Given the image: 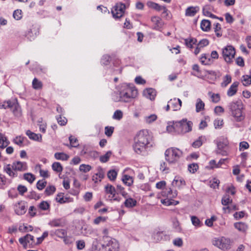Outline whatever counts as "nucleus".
Returning <instances> with one entry per match:
<instances>
[{
    "mask_svg": "<svg viewBox=\"0 0 251 251\" xmlns=\"http://www.w3.org/2000/svg\"><path fill=\"white\" fill-rule=\"evenodd\" d=\"M193 123L187 119L179 121L170 122L167 126L168 132H175L178 134H184L192 130Z\"/></svg>",
    "mask_w": 251,
    "mask_h": 251,
    "instance_id": "nucleus-1",
    "label": "nucleus"
},
{
    "mask_svg": "<svg viewBox=\"0 0 251 251\" xmlns=\"http://www.w3.org/2000/svg\"><path fill=\"white\" fill-rule=\"evenodd\" d=\"M227 108L230 114L237 122H240L245 118V113L243 112L244 106L241 100L233 101L229 103Z\"/></svg>",
    "mask_w": 251,
    "mask_h": 251,
    "instance_id": "nucleus-2",
    "label": "nucleus"
},
{
    "mask_svg": "<svg viewBox=\"0 0 251 251\" xmlns=\"http://www.w3.org/2000/svg\"><path fill=\"white\" fill-rule=\"evenodd\" d=\"M138 94L137 90L134 87H130L126 84L121 85L119 90V101L125 102H128L131 99L135 98Z\"/></svg>",
    "mask_w": 251,
    "mask_h": 251,
    "instance_id": "nucleus-3",
    "label": "nucleus"
},
{
    "mask_svg": "<svg viewBox=\"0 0 251 251\" xmlns=\"http://www.w3.org/2000/svg\"><path fill=\"white\" fill-rule=\"evenodd\" d=\"M0 108H9L17 117L22 115V110L17 99L9 100L0 103Z\"/></svg>",
    "mask_w": 251,
    "mask_h": 251,
    "instance_id": "nucleus-4",
    "label": "nucleus"
},
{
    "mask_svg": "<svg viewBox=\"0 0 251 251\" xmlns=\"http://www.w3.org/2000/svg\"><path fill=\"white\" fill-rule=\"evenodd\" d=\"M104 243L95 244L93 242V246L96 248H100L101 246L103 248H105L107 251H119V244L118 242L114 238H111L110 236H104Z\"/></svg>",
    "mask_w": 251,
    "mask_h": 251,
    "instance_id": "nucleus-5",
    "label": "nucleus"
},
{
    "mask_svg": "<svg viewBox=\"0 0 251 251\" xmlns=\"http://www.w3.org/2000/svg\"><path fill=\"white\" fill-rule=\"evenodd\" d=\"M182 155V152L176 148H170L165 152L166 160L170 164H174L177 162Z\"/></svg>",
    "mask_w": 251,
    "mask_h": 251,
    "instance_id": "nucleus-6",
    "label": "nucleus"
},
{
    "mask_svg": "<svg viewBox=\"0 0 251 251\" xmlns=\"http://www.w3.org/2000/svg\"><path fill=\"white\" fill-rule=\"evenodd\" d=\"M45 236L34 238V236H23L19 239V242L25 248H33L40 244L44 239Z\"/></svg>",
    "mask_w": 251,
    "mask_h": 251,
    "instance_id": "nucleus-7",
    "label": "nucleus"
},
{
    "mask_svg": "<svg viewBox=\"0 0 251 251\" xmlns=\"http://www.w3.org/2000/svg\"><path fill=\"white\" fill-rule=\"evenodd\" d=\"M231 243L230 239L225 236H218L212 241L213 245L223 250L228 249Z\"/></svg>",
    "mask_w": 251,
    "mask_h": 251,
    "instance_id": "nucleus-8",
    "label": "nucleus"
},
{
    "mask_svg": "<svg viewBox=\"0 0 251 251\" xmlns=\"http://www.w3.org/2000/svg\"><path fill=\"white\" fill-rule=\"evenodd\" d=\"M150 140L151 137L148 131L147 130H142L136 134L134 141H136L138 143H142L148 147Z\"/></svg>",
    "mask_w": 251,
    "mask_h": 251,
    "instance_id": "nucleus-9",
    "label": "nucleus"
},
{
    "mask_svg": "<svg viewBox=\"0 0 251 251\" xmlns=\"http://www.w3.org/2000/svg\"><path fill=\"white\" fill-rule=\"evenodd\" d=\"M125 10L126 5L124 3H117L111 9L113 17L115 19L121 18L123 16Z\"/></svg>",
    "mask_w": 251,
    "mask_h": 251,
    "instance_id": "nucleus-10",
    "label": "nucleus"
},
{
    "mask_svg": "<svg viewBox=\"0 0 251 251\" xmlns=\"http://www.w3.org/2000/svg\"><path fill=\"white\" fill-rule=\"evenodd\" d=\"M222 54L225 60L230 63L235 54V49L232 46H227L223 49Z\"/></svg>",
    "mask_w": 251,
    "mask_h": 251,
    "instance_id": "nucleus-11",
    "label": "nucleus"
},
{
    "mask_svg": "<svg viewBox=\"0 0 251 251\" xmlns=\"http://www.w3.org/2000/svg\"><path fill=\"white\" fill-rule=\"evenodd\" d=\"M147 148L148 146L145 145L142 143H138L136 141H134L133 149L136 153L140 154L145 153L147 151Z\"/></svg>",
    "mask_w": 251,
    "mask_h": 251,
    "instance_id": "nucleus-12",
    "label": "nucleus"
},
{
    "mask_svg": "<svg viewBox=\"0 0 251 251\" xmlns=\"http://www.w3.org/2000/svg\"><path fill=\"white\" fill-rule=\"evenodd\" d=\"M14 171H25L27 170L26 163L24 162L17 161L14 162L12 165Z\"/></svg>",
    "mask_w": 251,
    "mask_h": 251,
    "instance_id": "nucleus-13",
    "label": "nucleus"
},
{
    "mask_svg": "<svg viewBox=\"0 0 251 251\" xmlns=\"http://www.w3.org/2000/svg\"><path fill=\"white\" fill-rule=\"evenodd\" d=\"M151 21L154 24L153 28L156 30H160L164 25L162 19L157 16L152 17L151 18Z\"/></svg>",
    "mask_w": 251,
    "mask_h": 251,
    "instance_id": "nucleus-14",
    "label": "nucleus"
},
{
    "mask_svg": "<svg viewBox=\"0 0 251 251\" xmlns=\"http://www.w3.org/2000/svg\"><path fill=\"white\" fill-rule=\"evenodd\" d=\"M15 211L16 213L19 215L25 214L26 212V209L24 202L21 201L16 204Z\"/></svg>",
    "mask_w": 251,
    "mask_h": 251,
    "instance_id": "nucleus-15",
    "label": "nucleus"
},
{
    "mask_svg": "<svg viewBox=\"0 0 251 251\" xmlns=\"http://www.w3.org/2000/svg\"><path fill=\"white\" fill-rule=\"evenodd\" d=\"M239 83L237 81L233 82L227 91L228 97H232L236 94L238 90Z\"/></svg>",
    "mask_w": 251,
    "mask_h": 251,
    "instance_id": "nucleus-16",
    "label": "nucleus"
},
{
    "mask_svg": "<svg viewBox=\"0 0 251 251\" xmlns=\"http://www.w3.org/2000/svg\"><path fill=\"white\" fill-rule=\"evenodd\" d=\"M144 96L151 100L154 99L156 96L155 91L152 88H148L144 90Z\"/></svg>",
    "mask_w": 251,
    "mask_h": 251,
    "instance_id": "nucleus-17",
    "label": "nucleus"
},
{
    "mask_svg": "<svg viewBox=\"0 0 251 251\" xmlns=\"http://www.w3.org/2000/svg\"><path fill=\"white\" fill-rule=\"evenodd\" d=\"M26 134L31 140L38 141H41L42 140V135L40 134H36L29 130L26 131Z\"/></svg>",
    "mask_w": 251,
    "mask_h": 251,
    "instance_id": "nucleus-18",
    "label": "nucleus"
},
{
    "mask_svg": "<svg viewBox=\"0 0 251 251\" xmlns=\"http://www.w3.org/2000/svg\"><path fill=\"white\" fill-rule=\"evenodd\" d=\"M12 166L10 164H7L3 167V171L7 173L10 177H14L17 176V173H16L12 170Z\"/></svg>",
    "mask_w": 251,
    "mask_h": 251,
    "instance_id": "nucleus-19",
    "label": "nucleus"
},
{
    "mask_svg": "<svg viewBox=\"0 0 251 251\" xmlns=\"http://www.w3.org/2000/svg\"><path fill=\"white\" fill-rule=\"evenodd\" d=\"M228 144V142L226 138L224 137H221L217 142L218 149H225Z\"/></svg>",
    "mask_w": 251,
    "mask_h": 251,
    "instance_id": "nucleus-20",
    "label": "nucleus"
},
{
    "mask_svg": "<svg viewBox=\"0 0 251 251\" xmlns=\"http://www.w3.org/2000/svg\"><path fill=\"white\" fill-rule=\"evenodd\" d=\"M172 185L177 187H180L182 186L185 185V181L183 179L176 176L172 182Z\"/></svg>",
    "mask_w": 251,
    "mask_h": 251,
    "instance_id": "nucleus-21",
    "label": "nucleus"
},
{
    "mask_svg": "<svg viewBox=\"0 0 251 251\" xmlns=\"http://www.w3.org/2000/svg\"><path fill=\"white\" fill-rule=\"evenodd\" d=\"M149 7L152 8L157 11L164 10V12H166L167 9L165 7L160 6L159 4L153 2H149L147 3Z\"/></svg>",
    "mask_w": 251,
    "mask_h": 251,
    "instance_id": "nucleus-22",
    "label": "nucleus"
},
{
    "mask_svg": "<svg viewBox=\"0 0 251 251\" xmlns=\"http://www.w3.org/2000/svg\"><path fill=\"white\" fill-rule=\"evenodd\" d=\"M210 22L208 20H203L201 22V27L202 30L207 31L210 29Z\"/></svg>",
    "mask_w": 251,
    "mask_h": 251,
    "instance_id": "nucleus-23",
    "label": "nucleus"
},
{
    "mask_svg": "<svg viewBox=\"0 0 251 251\" xmlns=\"http://www.w3.org/2000/svg\"><path fill=\"white\" fill-rule=\"evenodd\" d=\"M196 8L197 7L193 6L188 7L185 11V15L189 17L194 16L198 11Z\"/></svg>",
    "mask_w": 251,
    "mask_h": 251,
    "instance_id": "nucleus-24",
    "label": "nucleus"
},
{
    "mask_svg": "<svg viewBox=\"0 0 251 251\" xmlns=\"http://www.w3.org/2000/svg\"><path fill=\"white\" fill-rule=\"evenodd\" d=\"M200 61L203 65H207L211 63V60L208 55L206 54H203L200 58Z\"/></svg>",
    "mask_w": 251,
    "mask_h": 251,
    "instance_id": "nucleus-25",
    "label": "nucleus"
},
{
    "mask_svg": "<svg viewBox=\"0 0 251 251\" xmlns=\"http://www.w3.org/2000/svg\"><path fill=\"white\" fill-rule=\"evenodd\" d=\"M204 103L201 100V99H198L196 104V111L197 112H199L204 108Z\"/></svg>",
    "mask_w": 251,
    "mask_h": 251,
    "instance_id": "nucleus-26",
    "label": "nucleus"
},
{
    "mask_svg": "<svg viewBox=\"0 0 251 251\" xmlns=\"http://www.w3.org/2000/svg\"><path fill=\"white\" fill-rule=\"evenodd\" d=\"M54 157L56 159L61 160H67L69 158V156L64 152H56Z\"/></svg>",
    "mask_w": 251,
    "mask_h": 251,
    "instance_id": "nucleus-27",
    "label": "nucleus"
},
{
    "mask_svg": "<svg viewBox=\"0 0 251 251\" xmlns=\"http://www.w3.org/2000/svg\"><path fill=\"white\" fill-rule=\"evenodd\" d=\"M137 203V201L136 200L132 199V198H129L127 199L125 202V205L126 207L128 208H131L136 205Z\"/></svg>",
    "mask_w": 251,
    "mask_h": 251,
    "instance_id": "nucleus-28",
    "label": "nucleus"
},
{
    "mask_svg": "<svg viewBox=\"0 0 251 251\" xmlns=\"http://www.w3.org/2000/svg\"><path fill=\"white\" fill-rule=\"evenodd\" d=\"M32 86L34 89H40L42 88L43 84L41 81L37 78H34L32 81Z\"/></svg>",
    "mask_w": 251,
    "mask_h": 251,
    "instance_id": "nucleus-29",
    "label": "nucleus"
},
{
    "mask_svg": "<svg viewBox=\"0 0 251 251\" xmlns=\"http://www.w3.org/2000/svg\"><path fill=\"white\" fill-rule=\"evenodd\" d=\"M51 167L52 170L57 173H61L63 170V167L59 162H54Z\"/></svg>",
    "mask_w": 251,
    "mask_h": 251,
    "instance_id": "nucleus-30",
    "label": "nucleus"
},
{
    "mask_svg": "<svg viewBox=\"0 0 251 251\" xmlns=\"http://www.w3.org/2000/svg\"><path fill=\"white\" fill-rule=\"evenodd\" d=\"M105 191L108 194L112 195V198L115 196L116 190L115 188L111 185L108 184L105 187Z\"/></svg>",
    "mask_w": 251,
    "mask_h": 251,
    "instance_id": "nucleus-31",
    "label": "nucleus"
},
{
    "mask_svg": "<svg viewBox=\"0 0 251 251\" xmlns=\"http://www.w3.org/2000/svg\"><path fill=\"white\" fill-rule=\"evenodd\" d=\"M112 154L111 151H108L104 155L101 156L100 157V160L102 163L107 162Z\"/></svg>",
    "mask_w": 251,
    "mask_h": 251,
    "instance_id": "nucleus-32",
    "label": "nucleus"
},
{
    "mask_svg": "<svg viewBox=\"0 0 251 251\" xmlns=\"http://www.w3.org/2000/svg\"><path fill=\"white\" fill-rule=\"evenodd\" d=\"M56 188L53 185L48 186L45 189V194L47 196L52 195L55 191Z\"/></svg>",
    "mask_w": 251,
    "mask_h": 251,
    "instance_id": "nucleus-33",
    "label": "nucleus"
},
{
    "mask_svg": "<svg viewBox=\"0 0 251 251\" xmlns=\"http://www.w3.org/2000/svg\"><path fill=\"white\" fill-rule=\"evenodd\" d=\"M122 180L127 186H130L133 183L132 178L128 175H125L123 177Z\"/></svg>",
    "mask_w": 251,
    "mask_h": 251,
    "instance_id": "nucleus-34",
    "label": "nucleus"
},
{
    "mask_svg": "<svg viewBox=\"0 0 251 251\" xmlns=\"http://www.w3.org/2000/svg\"><path fill=\"white\" fill-rule=\"evenodd\" d=\"M24 178L25 180L28 181L30 183H32L35 179V176L30 173H26L24 175Z\"/></svg>",
    "mask_w": 251,
    "mask_h": 251,
    "instance_id": "nucleus-35",
    "label": "nucleus"
},
{
    "mask_svg": "<svg viewBox=\"0 0 251 251\" xmlns=\"http://www.w3.org/2000/svg\"><path fill=\"white\" fill-rule=\"evenodd\" d=\"M9 144V141L7 140L6 137L2 135L0 139V148L2 149L6 147Z\"/></svg>",
    "mask_w": 251,
    "mask_h": 251,
    "instance_id": "nucleus-36",
    "label": "nucleus"
},
{
    "mask_svg": "<svg viewBox=\"0 0 251 251\" xmlns=\"http://www.w3.org/2000/svg\"><path fill=\"white\" fill-rule=\"evenodd\" d=\"M231 81V77L230 75H226L224 77V80L221 83V86L223 87H226Z\"/></svg>",
    "mask_w": 251,
    "mask_h": 251,
    "instance_id": "nucleus-37",
    "label": "nucleus"
},
{
    "mask_svg": "<svg viewBox=\"0 0 251 251\" xmlns=\"http://www.w3.org/2000/svg\"><path fill=\"white\" fill-rule=\"evenodd\" d=\"M242 80L244 85L248 86L251 84V76L248 75H243Z\"/></svg>",
    "mask_w": 251,
    "mask_h": 251,
    "instance_id": "nucleus-38",
    "label": "nucleus"
},
{
    "mask_svg": "<svg viewBox=\"0 0 251 251\" xmlns=\"http://www.w3.org/2000/svg\"><path fill=\"white\" fill-rule=\"evenodd\" d=\"M224 125V121L220 118L216 119L214 121V125L215 128H221Z\"/></svg>",
    "mask_w": 251,
    "mask_h": 251,
    "instance_id": "nucleus-39",
    "label": "nucleus"
},
{
    "mask_svg": "<svg viewBox=\"0 0 251 251\" xmlns=\"http://www.w3.org/2000/svg\"><path fill=\"white\" fill-rule=\"evenodd\" d=\"M117 176V172L114 170H111L108 171L107 176L111 180H114Z\"/></svg>",
    "mask_w": 251,
    "mask_h": 251,
    "instance_id": "nucleus-40",
    "label": "nucleus"
},
{
    "mask_svg": "<svg viewBox=\"0 0 251 251\" xmlns=\"http://www.w3.org/2000/svg\"><path fill=\"white\" fill-rule=\"evenodd\" d=\"M13 18L16 20H20L22 17V11L20 9L15 10L13 14Z\"/></svg>",
    "mask_w": 251,
    "mask_h": 251,
    "instance_id": "nucleus-41",
    "label": "nucleus"
},
{
    "mask_svg": "<svg viewBox=\"0 0 251 251\" xmlns=\"http://www.w3.org/2000/svg\"><path fill=\"white\" fill-rule=\"evenodd\" d=\"M157 119V116L155 114H151L150 116L145 117V120L147 123L150 124L155 121Z\"/></svg>",
    "mask_w": 251,
    "mask_h": 251,
    "instance_id": "nucleus-42",
    "label": "nucleus"
},
{
    "mask_svg": "<svg viewBox=\"0 0 251 251\" xmlns=\"http://www.w3.org/2000/svg\"><path fill=\"white\" fill-rule=\"evenodd\" d=\"M198 168L199 166L197 163H192L188 165V169L191 173H195Z\"/></svg>",
    "mask_w": 251,
    "mask_h": 251,
    "instance_id": "nucleus-43",
    "label": "nucleus"
},
{
    "mask_svg": "<svg viewBox=\"0 0 251 251\" xmlns=\"http://www.w3.org/2000/svg\"><path fill=\"white\" fill-rule=\"evenodd\" d=\"M92 169V167L89 165L81 164L79 166V170L81 172L84 173H87L90 171Z\"/></svg>",
    "mask_w": 251,
    "mask_h": 251,
    "instance_id": "nucleus-44",
    "label": "nucleus"
},
{
    "mask_svg": "<svg viewBox=\"0 0 251 251\" xmlns=\"http://www.w3.org/2000/svg\"><path fill=\"white\" fill-rule=\"evenodd\" d=\"M232 200L228 196H224L222 199V204L223 205H227L228 204L231 203Z\"/></svg>",
    "mask_w": 251,
    "mask_h": 251,
    "instance_id": "nucleus-45",
    "label": "nucleus"
},
{
    "mask_svg": "<svg viewBox=\"0 0 251 251\" xmlns=\"http://www.w3.org/2000/svg\"><path fill=\"white\" fill-rule=\"evenodd\" d=\"M221 27L219 23H216L214 25V31L217 37H221L222 35L221 32Z\"/></svg>",
    "mask_w": 251,
    "mask_h": 251,
    "instance_id": "nucleus-46",
    "label": "nucleus"
},
{
    "mask_svg": "<svg viewBox=\"0 0 251 251\" xmlns=\"http://www.w3.org/2000/svg\"><path fill=\"white\" fill-rule=\"evenodd\" d=\"M49 203L46 201H42L39 205V207L43 210H47L50 208Z\"/></svg>",
    "mask_w": 251,
    "mask_h": 251,
    "instance_id": "nucleus-47",
    "label": "nucleus"
},
{
    "mask_svg": "<svg viewBox=\"0 0 251 251\" xmlns=\"http://www.w3.org/2000/svg\"><path fill=\"white\" fill-rule=\"evenodd\" d=\"M69 141L70 145L72 147L75 148L78 146V140L76 138L73 137L72 136H70L69 137Z\"/></svg>",
    "mask_w": 251,
    "mask_h": 251,
    "instance_id": "nucleus-48",
    "label": "nucleus"
},
{
    "mask_svg": "<svg viewBox=\"0 0 251 251\" xmlns=\"http://www.w3.org/2000/svg\"><path fill=\"white\" fill-rule=\"evenodd\" d=\"M123 112L120 110H116L113 116V118L116 120H120L123 117Z\"/></svg>",
    "mask_w": 251,
    "mask_h": 251,
    "instance_id": "nucleus-49",
    "label": "nucleus"
},
{
    "mask_svg": "<svg viewBox=\"0 0 251 251\" xmlns=\"http://www.w3.org/2000/svg\"><path fill=\"white\" fill-rule=\"evenodd\" d=\"M104 130L105 134L108 137H110L113 133L114 127L112 126H106Z\"/></svg>",
    "mask_w": 251,
    "mask_h": 251,
    "instance_id": "nucleus-50",
    "label": "nucleus"
},
{
    "mask_svg": "<svg viewBox=\"0 0 251 251\" xmlns=\"http://www.w3.org/2000/svg\"><path fill=\"white\" fill-rule=\"evenodd\" d=\"M234 227L239 231H244L246 229L245 225L242 223H236L234 224Z\"/></svg>",
    "mask_w": 251,
    "mask_h": 251,
    "instance_id": "nucleus-51",
    "label": "nucleus"
},
{
    "mask_svg": "<svg viewBox=\"0 0 251 251\" xmlns=\"http://www.w3.org/2000/svg\"><path fill=\"white\" fill-rule=\"evenodd\" d=\"M47 184V181L44 180H39L37 183V188L40 190L43 189Z\"/></svg>",
    "mask_w": 251,
    "mask_h": 251,
    "instance_id": "nucleus-52",
    "label": "nucleus"
},
{
    "mask_svg": "<svg viewBox=\"0 0 251 251\" xmlns=\"http://www.w3.org/2000/svg\"><path fill=\"white\" fill-rule=\"evenodd\" d=\"M191 221L193 225L195 226H200L201 221L200 219L196 216H192L191 217Z\"/></svg>",
    "mask_w": 251,
    "mask_h": 251,
    "instance_id": "nucleus-53",
    "label": "nucleus"
},
{
    "mask_svg": "<svg viewBox=\"0 0 251 251\" xmlns=\"http://www.w3.org/2000/svg\"><path fill=\"white\" fill-rule=\"evenodd\" d=\"M177 195V191L176 190L174 191H172V193H171V194L169 193V194H166V191L162 192V196H166L168 198L171 199V198H175L176 197Z\"/></svg>",
    "mask_w": 251,
    "mask_h": 251,
    "instance_id": "nucleus-54",
    "label": "nucleus"
},
{
    "mask_svg": "<svg viewBox=\"0 0 251 251\" xmlns=\"http://www.w3.org/2000/svg\"><path fill=\"white\" fill-rule=\"evenodd\" d=\"M173 244L177 247H181L183 245V241L180 238H176L173 241Z\"/></svg>",
    "mask_w": 251,
    "mask_h": 251,
    "instance_id": "nucleus-55",
    "label": "nucleus"
},
{
    "mask_svg": "<svg viewBox=\"0 0 251 251\" xmlns=\"http://www.w3.org/2000/svg\"><path fill=\"white\" fill-rule=\"evenodd\" d=\"M17 190L19 191V194L21 195H23L24 194L27 190V188L25 186L22 185H19L17 187Z\"/></svg>",
    "mask_w": 251,
    "mask_h": 251,
    "instance_id": "nucleus-56",
    "label": "nucleus"
},
{
    "mask_svg": "<svg viewBox=\"0 0 251 251\" xmlns=\"http://www.w3.org/2000/svg\"><path fill=\"white\" fill-rule=\"evenodd\" d=\"M211 98L212 99V101L214 103H217L220 100V96L219 94H212Z\"/></svg>",
    "mask_w": 251,
    "mask_h": 251,
    "instance_id": "nucleus-57",
    "label": "nucleus"
},
{
    "mask_svg": "<svg viewBox=\"0 0 251 251\" xmlns=\"http://www.w3.org/2000/svg\"><path fill=\"white\" fill-rule=\"evenodd\" d=\"M209 44V41L207 39H203L201 40L198 43V45L201 48L207 46Z\"/></svg>",
    "mask_w": 251,
    "mask_h": 251,
    "instance_id": "nucleus-58",
    "label": "nucleus"
},
{
    "mask_svg": "<svg viewBox=\"0 0 251 251\" xmlns=\"http://www.w3.org/2000/svg\"><path fill=\"white\" fill-rule=\"evenodd\" d=\"M174 102H175L176 103L177 102H178V104L176 106V109L180 108V107L181 106V103H182L181 100L179 99H174L173 100H171L169 102V103H170V104H174Z\"/></svg>",
    "mask_w": 251,
    "mask_h": 251,
    "instance_id": "nucleus-59",
    "label": "nucleus"
},
{
    "mask_svg": "<svg viewBox=\"0 0 251 251\" xmlns=\"http://www.w3.org/2000/svg\"><path fill=\"white\" fill-rule=\"evenodd\" d=\"M24 141V137L22 136H17L14 139V142L17 145L22 146Z\"/></svg>",
    "mask_w": 251,
    "mask_h": 251,
    "instance_id": "nucleus-60",
    "label": "nucleus"
},
{
    "mask_svg": "<svg viewBox=\"0 0 251 251\" xmlns=\"http://www.w3.org/2000/svg\"><path fill=\"white\" fill-rule=\"evenodd\" d=\"M85 246V242L83 240H78L76 242V247L78 250H82Z\"/></svg>",
    "mask_w": 251,
    "mask_h": 251,
    "instance_id": "nucleus-61",
    "label": "nucleus"
},
{
    "mask_svg": "<svg viewBox=\"0 0 251 251\" xmlns=\"http://www.w3.org/2000/svg\"><path fill=\"white\" fill-rule=\"evenodd\" d=\"M216 217L215 216H212L210 219H207L205 222V225L208 226H211L213 225V223L216 221Z\"/></svg>",
    "mask_w": 251,
    "mask_h": 251,
    "instance_id": "nucleus-62",
    "label": "nucleus"
},
{
    "mask_svg": "<svg viewBox=\"0 0 251 251\" xmlns=\"http://www.w3.org/2000/svg\"><path fill=\"white\" fill-rule=\"evenodd\" d=\"M63 239L64 243L69 245L73 242V240L70 236H60Z\"/></svg>",
    "mask_w": 251,
    "mask_h": 251,
    "instance_id": "nucleus-63",
    "label": "nucleus"
},
{
    "mask_svg": "<svg viewBox=\"0 0 251 251\" xmlns=\"http://www.w3.org/2000/svg\"><path fill=\"white\" fill-rule=\"evenodd\" d=\"M225 19L226 22L229 24L232 23L234 21L233 18L229 13L225 14Z\"/></svg>",
    "mask_w": 251,
    "mask_h": 251,
    "instance_id": "nucleus-64",
    "label": "nucleus"
}]
</instances>
